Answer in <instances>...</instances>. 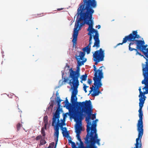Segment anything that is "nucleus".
<instances>
[{"label": "nucleus", "instance_id": "obj_1", "mask_svg": "<svg viewBox=\"0 0 148 148\" xmlns=\"http://www.w3.org/2000/svg\"><path fill=\"white\" fill-rule=\"evenodd\" d=\"M97 5V2L96 0H83V2L81 4L80 7L77 9L78 14L73 29V46H76L77 44V36L79 31L80 27L84 24L82 22L80 23L81 20L84 18L85 20L87 18H92V15L94 12L93 8H95Z\"/></svg>", "mask_w": 148, "mask_h": 148}, {"label": "nucleus", "instance_id": "obj_2", "mask_svg": "<svg viewBox=\"0 0 148 148\" xmlns=\"http://www.w3.org/2000/svg\"><path fill=\"white\" fill-rule=\"evenodd\" d=\"M78 103V107L79 108H82L81 111H79L78 110L75 111L73 114V118L75 121L77 123H80V124H82V121L83 118L82 116H83V112H84L85 115H87L86 117V121L87 123L86 127L88 125L90 128L91 131H92V127H93L95 129L92 132H94V133H97V130L96 129V127L97 124L95 122L92 123V124H91V122H90V120L91 119H91L93 120L94 119L96 118V114H92V105L91 101L90 100H86L85 101L82 102H77Z\"/></svg>", "mask_w": 148, "mask_h": 148}, {"label": "nucleus", "instance_id": "obj_3", "mask_svg": "<svg viewBox=\"0 0 148 148\" xmlns=\"http://www.w3.org/2000/svg\"><path fill=\"white\" fill-rule=\"evenodd\" d=\"M90 128L88 125L87 126L86 131L87 134L86 138H84V143L86 144V146L84 145V143L82 140H79L80 145L78 146V148H97L95 145L97 143L98 145H100V139L98 138V136L97 133H95L94 132H92L95 129L92 127V131L90 132Z\"/></svg>", "mask_w": 148, "mask_h": 148}, {"label": "nucleus", "instance_id": "obj_4", "mask_svg": "<svg viewBox=\"0 0 148 148\" xmlns=\"http://www.w3.org/2000/svg\"><path fill=\"white\" fill-rule=\"evenodd\" d=\"M84 20L85 23L88 25L87 31L89 32L88 35L89 37V43L88 45L86 47V48H89L90 49L91 45L92 43V37L95 40L94 45L93 47H96L97 49L100 47V41L99 38V34L97 30L93 28L94 24L92 18H87L85 20L83 18L81 21Z\"/></svg>", "mask_w": 148, "mask_h": 148}, {"label": "nucleus", "instance_id": "obj_5", "mask_svg": "<svg viewBox=\"0 0 148 148\" xmlns=\"http://www.w3.org/2000/svg\"><path fill=\"white\" fill-rule=\"evenodd\" d=\"M78 54H76L75 57L77 61V64L76 67V69L75 71H74L72 68L69 69V77L71 78L70 80H72L73 82L77 84L78 83V78L80 76V66L84 64L86 60L85 59L84 60V57L85 55V53L84 52L78 51Z\"/></svg>", "mask_w": 148, "mask_h": 148}, {"label": "nucleus", "instance_id": "obj_6", "mask_svg": "<svg viewBox=\"0 0 148 148\" xmlns=\"http://www.w3.org/2000/svg\"><path fill=\"white\" fill-rule=\"evenodd\" d=\"M54 116H53V117L52 120V125L53 126H54V135L55 138H56L55 139L56 144L54 148H56L57 145V144L58 139L59 137V127L61 128V129L63 128V126L65 125L66 124L65 123V120L63 119L62 121V123H60V115H59V116L55 117ZM55 143L54 142H52L50 143L47 148H53L54 146Z\"/></svg>", "mask_w": 148, "mask_h": 148}, {"label": "nucleus", "instance_id": "obj_7", "mask_svg": "<svg viewBox=\"0 0 148 148\" xmlns=\"http://www.w3.org/2000/svg\"><path fill=\"white\" fill-rule=\"evenodd\" d=\"M140 37L139 35L138 34V32L137 31H134L132 32V33L129 35L125 36L123 39V42L121 43H119L116 46L122 45L124 43H126L128 41L130 42L129 45V50L130 51H132L134 50L136 51V55L138 54L140 56H143L138 51L137 49L134 48H132L131 47V46L133 45L134 44L136 45L137 40H136V38L139 39Z\"/></svg>", "mask_w": 148, "mask_h": 148}, {"label": "nucleus", "instance_id": "obj_8", "mask_svg": "<svg viewBox=\"0 0 148 148\" xmlns=\"http://www.w3.org/2000/svg\"><path fill=\"white\" fill-rule=\"evenodd\" d=\"M143 102H139V109L138 110L139 116V119L138 120L137 123V130L139 133V135H140L141 134H143V112L142 110V108L143 106Z\"/></svg>", "mask_w": 148, "mask_h": 148}, {"label": "nucleus", "instance_id": "obj_9", "mask_svg": "<svg viewBox=\"0 0 148 148\" xmlns=\"http://www.w3.org/2000/svg\"><path fill=\"white\" fill-rule=\"evenodd\" d=\"M145 42L144 40H138L136 44V49L140 50L142 52L145 56L148 59V48L146 49V46L144 44Z\"/></svg>", "mask_w": 148, "mask_h": 148}, {"label": "nucleus", "instance_id": "obj_10", "mask_svg": "<svg viewBox=\"0 0 148 148\" xmlns=\"http://www.w3.org/2000/svg\"><path fill=\"white\" fill-rule=\"evenodd\" d=\"M93 58L99 60L101 61L104 60L105 57L104 51L102 49L100 48L99 50L95 51L93 55Z\"/></svg>", "mask_w": 148, "mask_h": 148}, {"label": "nucleus", "instance_id": "obj_11", "mask_svg": "<svg viewBox=\"0 0 148 148\" xmlns=\"http://www.w3.org/2000/svg\"><path fill=\"white\" fill-rule=\"evenodd\" d=\"M103 78L101 75H100L99 78H96V77H93V79L94 81V85L96 90H99V88L101 87L102 85L101 80V79Z\"/></svg>", "mask_w": 148, "mask_h": 148}, {"label": "nucleus", "instance_id": "obj_12", "mask_svg": "<svg viewBox=\"0 0 148 148\" xmlns=\"http://www.w3.org/2000/svg\"><path fill=\"white\" fill-rule=\"evenodd\" d=\"M73 83L72 80H70L69 84L71 86H72L74 90L72 92V94L71 96L76 97V95L77 93V88L79 85V82L78 81V83L76 84Z\"/></svg>", "mask_w": 148, "mask_h": 148}, {"label": "nucleus", "instance_id": "obj_13", "mask_svg": "<svg viewBox=\"0 0 148 148\" xmlns=\"http://www.w3.org/2000/svg\"><path fill=\"white\" fill-rule=\"evenodd\" d=\"M94 67V71H95L94 73V77L96 78H99V77L100 75H101L102 77H103V70L101 68L103 66H101L99 68L98 70L96 69V66L94 65L93 66Z\"/></svg>", "mask_w": 148, "mask_h": 148}, {"label": "nucleus", "instance_id": "obj_14", "mask_svg": "<svg viewBox=\"0 0 148 148\" xmlns=\"http://www.w3.org/2000/svg\"><path fill=\"white\" fill-rule=\"evenodd\" d=\"M77 123L75 127V132L77 134V138L78 140L79 141L81 140L80 136V133L82 130V124H80V123Z\"/></svg>", "mask_w": 148, "mask_h": 148}, {"label": "nucleus", "instance_id": "obj_15", "mask_svg": "<svg viewBox=\"0 0 148 148\" xmlns=\"http://www.w3.org/2000/svg\"><path fill=\"white\" fill-rule=\"evenodd\" d=\"M144 79L142 81V84H144L145 86L142 88L143 90L148 89V76L146 71H143Z\"/></svg>", "mask_w": 148, "mask_h": 148}, {"label": "nucleus", "instance_id": "obj_16", "mask_svg": "<svg viewBox=\"0 0 148 148\" xmlns=\"http://www.w3.org/2000/svg\"><path fill=\"white\" fill-rule=\"evenodd\" d=\"M143 134H141L140 135H139V133L138 134V138L136 139V143L135 144V147H136V144L137 143L138 148H142V143L141 141V139L143 135Z\"/></svg>", "mask_w": 148, "mask_h": 148}, {"label": "nucleus", "instance_id": "obj_17", "mask_svg": "<svg viewBox=\"0 0 148 148\" xmlns=\"http://www.w3.org/2000/svg\"><path fill=\"white\" fill-rule=\"evenodd\" d=\"M147 94V90H146L145 91L142 92L140 94H139L138 96L140 98L139 99V102H141L142 103V102H143L144 103L146 98V97L145 96V95Z\"/></svg>", "mask_w": 148, "mask_h": 148}, {"label": "nucleus", "instance_id": "obj_18", "mask_svg": "<svg viewBox=\"0 0 148 148\" xmlns=\"http://www.w3.org/2000/svg\"><path fill=\"white\" fill-rule=\"evenodd\" d=\"M62 130V133L63 137L68 138H69L71 139V137L69 136V132L67 131V129L66 127H64L61 129Z\"/></svg>", "mask_w": 148, "mask_h": 148}, {"label": "nucleus", "instance_id": "obj_19", "mask_svg": "<svg viewBox=\"0 0 148 148\" xmlns=\"http://www.w3.org/2000/svg\"><path fill=\"white\" fill-rule=\"evenodd\" d=\"M58 107L57 108L56 112L53 116H55V117H56L59 116V115H60V111H62V109L60 108L61 106L60 103H58Z\"/></svg>", "mask_w": 148, "mask_h": 148}, {"label": "nucleus", "instance_id": "obj_20", "mask_svg": "<svg viewBox=\"0 0 148 148\" xmlns=\"http://www.w3.org/2000/svg\"><path fill=\"white\" fill-rule=\"evenodd\" d=\"M65 103V105L64 106L65 107L66 106V108L67 109H69L71 108L72 105L71 104L69 103V102L67 98H66Z\"/></svg>", "mask_w": 148, "mask_h": 148}, {"label": "nucleus", "instance_id": "obj_21", "mask_svg": "<svg viewBox=\"0 0 148 148\" xmlns=\"http://www.w3.org/2000/svg\"><path fill=\"white\" fill-rule=\"evenodd\" d=\"M94 90V91H93V93H92L91 94V95L92 97H95L98 96L100 93H101V92L100 90H96V89H95V88Z\"/></svg>", "mask_w": 148, "mask_h": 148}, {"label": "nucleus", "instance_id": "obj_22", "mask_svg": "<svg viewBox=\"0 0 148 148\" xmlns=\"http://www.w3.org/2000/svg\"><path fill=\"white\" fill-rule=\"evenodd\" d=\"M71 101L72 103L73 104H75L77 100V97L71 96Z\"/></svg>", "mask_w": 148, "mask_h": 148}, {"label": "nucleus", "instance_id": "obj_23", "mask_svg": "<svg viewBox=\"0 0 148 148\" xmlns=\"http://www.w3.org/2000/svg\"><path fill=\"white\" fill-rule=\"evenodd\" d=\"M87 75L86 74L82 75L80 77L81 79L80 82L82 83L83 81H85L87 79Z\"/></svg>", "mask_w": 148, "mask_h": 148}, {"label": "nucleus", "instance_id": "obj_24", "mask_svg": "<svg viewBox=\"0 0 148 148\" xmlns=\"http://www.w3.org/2000/svg\"><path fill=\"white\" fill-rule=\"evenodd\" d=\"M83 50L84 52H86L87 54H88L90 53V49L89 48H86V47L83 49Z\"/></svg>", "mask_w": 148, "mask_h": 148}, {"label": "nucleus", "instance_id": "obj_25", "mask_svg": "<svg viewBox=\"0 0 148 148\" xmlns=\"http://www.w3.org/2000/svg\"><path fill=\"white\" fill-rule=\"evenodd\" d=\"M45 138H41L40 141V144L39 145H43L46 143V142L44 140Z\"/></svg>", "mask_w": 148, "mask_h": 148}, {"label": "nucleus", "instance_id": "obj_26", "mask_svg": "<svg viewBox=\"0 0 148 148\" xmlns=\"http://www.w3.org/2000/svg\"><path fill=\"white\" fill-rule=\"evenodd\" d=\"M48 117L47 115L45 116L43 119V120L44 123H48Z\"/></svg>", "mask_w": 148, "mask_h": 148}, {"label": "nucleus", "instance_id": "obj_27", "mask_svg": "<svg viewBox=\"0 0 148 148\" xmlns=\"http://www.w3.org/2000/svg\"><path fill=\"white\" fill-rule=\"evenodd\" d=\"M41 134L42 135V136L45 137V133L43 127H42L41 129Z\"/></svg>", "mask_w": 148, "mask_h": 148}, {"label": "nucleus", "instance_id": "obj_28", "mask_svg": "<svg viewBox=\"0 0 148 148\" xmlns=\"http://www.w3.org/2000/svg\"><path fill=\"white\" fill-rule=\"evenodd\" d=\"M95 87H94V86L93 85L92 86V87H90V89H91V90L89 91V93L88 94V95H89L90 94L93 90H94L95 89Z\"/></svg>", "mask_w": 148, "mask_h": 148}, {"label": "nucleus", "instance_id": "obj_29", "mask_svg": "<svg viewBox=\"0 0 148 148\" xmlns=\"http://www.w3.org/2000/svg\"><path fill=\"white\" fill-rule=\"evenodd\" d=\"M21 125L20 124V123H18L16 125V128L17 130L18 131L19 130L21 127Z\"/></svg>", "mask_w": 148, "mask_h": 148}, {"label": "nucleus", "instance_id": "obj_30", "mask_svg": "<svg viewBox=\"0 0 148 148\" xmlns=\"http://www.w3.org/2000/svg\"><path fill=\"white\" fill-rule=\"evenodd\" d=\"M83 86H84L83 87V89H84V90L85 91V92L86 93L87 92V90H86V88H87L86 86V84H83Z\"/></svg>", "mask_w": 148, "mask_h": 148}, {"label": "nucleus", "instance_id": "obj_31", "mask_svg": "<svg viewBox=\"0 0 148 148\" xmlns=\"http://www.w3.org/2000/svg\"><path fill=\"white\" fill-rule=\"evenodd\" d=\"M71 147L72 148H78L76 147L75 143L74 142H72Z\"/></svg>", "mask_w": 148, "mask_h": 148}, {"label": "nucleus", "instance_id": "obj_32", "mask_svg": "<svg viewBox=\"0 0 148 148\" xmlns=\"http://www.w3.org/2000/svg\"><path fill=\"white\" fill-rule=\"evenodd\" d=\"M93 60L95 62V65H97L98 62H101V61H100L99 60H97L93 58Z\"/></svg>", "mask_w": 148, "mask_h": 148}, {"label": "nucleus", "instance_id": "obj_33", "mask_svg": "<svg viewBox=\"0 0 148 148\" xmlns=\"http://www.w3.org/2000/svg\"><path fill=\"white\" fill-rule=\"evenodd\" d=\"M42 136H41V135H39L38 136H37L36 138V140H39L40 138L41 139Z\"/></svg>", "mask_w": 148, "mask_h": 148}, {"label": "nucleus", "instance_id": "obj_34", "mask_svg": "<svg viewBox=\"0 0 148 148\" xmlns=\"http://www.w3.org/2000/svg\"><path fill=\"white\" fill-rule=\"evenodd\" d=\"M87 82L90 85L92 82V80L91 79H88L87 81Z\"/></svg>", "mask_w": 148, "mask_h": 148}, {"label": "nucleus", "instance_id": "obj_35", "mask_svg": "<svg viewBox=\"0 0 148 148\" xmlns=\"http://www.w3.org/2000/svg\"><path fill=\"white\" fill-rule=\"evenodd\" d=\"M64 80H63V82H67L69 80V79L68 78L64 77Z\"/></svg>", "mask_w": 148, "mask_h": 148}, {"label": "nucleus", "instance_id": "obj_36", "mask_svg": "<svg viewBox=\"0 0 148 148\" xmlns=\"http://www.w3.org/2000/svg\"><path fill=\"white\" fill-rule=\"evenodd\" d=\"M58 98H59V99L57 101V103H60V102L62 101V100L61 99H60L59 97H58Z\"/></svg>", "mask_w": 148, "mask_h": 148}, {"label": "nucleus", "instance_id": "obj_37", "mask_svg": "<svg viewBox=\"0 0 148 148\" xmlns=\"http://www.w3.org/2000/svg\"><path fill=\"white\" fill-rule=\"evenodd\" d=\"M141 87H139V93H140V94L141 93H142V92L141 90Z\"/></svg>", "mask_w": 148, "mask_h": 148}, {"label": "nucleus", "instance_id": "obj_38", "mask_svg": "<svg viewBox=\"0 0 148 148\" xmlns=\"http://www.w3.org/2000/svg\"><path fill=\"white\" fill-rule=\"evenodd\" d=\"M44 127L45 129L46 130L47 129V126L48 123H44Z\"/></svg>", "mask_w": 148, "mask_h": 148}, {"label": "nucleus", "instance_id": "obj_39", "mask_svg": "<svg viewBox=\"0 0 148 148\" xmlns=\"http://www.w3.org/2000/svg\"><path fill=\"white\" fill-rule=\"evenodd\" d=\"M96 27L98 28V29H99L101 27V26L100 25H98L97 26H96Z\"/></svg>", "mask_w": 148, "mask_h": 148}, {"label": "nucleus", "instance_id": "obj_40", "mask_svg": "<svg viewBox=\"0 0 148 148\" xmlns=\"http://www.w3.org/2000/svg\"><path fill=\"white\" fill-rule=\"evenodd\" d=\"M67 114V113H66V114H64V116H63V117H64L63 119H64L65 120V119L66 117Z\"/></svg>", "mask_w": 148, "mask_h": 148}, {"label": "nucleus", "instance_id": "obj_41", "mask_svg": "<svg viewBox=\"0 0 148 148\" xmlns=\"http://www.w3.org/2000/svg\"><path fill=\"white\" fill-rule=\"evenodd\" d=\"M72 142L71 140H68V142L69 143H71V144L72 143V142Z\"/></svg>", "mask_w": 148, "mask_h": 148}, {"label": "nucleus", "instance_id": "obj_42", "mask_svg": "<svg viewBox=\"0 0 148 148\" xmlns=\"http://www.w3.org/2000/svg\"><path fill=\"white\" fill-rule=\"evenodd\" d=\"M64 9L63 8H58L57 9L58 10L60 11Z\"/></svg>", "mask_w": 148, "mask_h": 148}, {"label": "nucleus", "instance_id": "obj_43", "mask_svg": "<svg viewBox=\"0 0 148 148\" xmlns=\"http://www.w3.org/2000/svg\"><path fill=\"white\" fill-rule=\"evenodd\" d=\"M64 75V73L62 72V78H63V75Z\"/></svg>", "mask_w": 148, "mask_h": 148}, {"label": "nucleus", "instance_id": "obj_44", "mask_svg": "<svg viewBox=\"0 0 148 148\" xmlns=\"http://www.w3.org/2000/svg\"><path fill=\"white\" fill-rule=\"evenodd\" d=\"M98 121V120L96 119L95 121H93V123H94V122H96V121Z\"/></svg>", "mask_w": 148, "mask_h": 148}, {"label": "nucleus", "instance_id": "obj_45", "mask_svg": "<svg viewBox=\"0 0 148 148\" xmlns=\"http://www.w3.org/2000/svg\"><path fill=\"white\" fill-rule=\"evenodd\" d=\"M138 146H137V144H136V147H134V148H138Z\"/></svg>", "mask_w": 148, "mask_h": 148}, {"label": "nucleus", "instance_id": "obj_46", "mask_svg": "<svg viewBox=\"0 0 148 148\" xmlns=\"http://www.w3.org/2000/svg\"><path fill=\"white\" fill-rule=\"evenodd\" d=\"M147 94L148 93V89H147Z\"/></svg>", "mask_w": 148, "mask_h": 148}, {"label": "nucleus", "instance_id": "obj_47", "mask_svg": "<svg viewBox=\"0 0 148 148\" xmlns=\"http://www.w3.org/2000/svg\"><path fill=\"white\" fill-rule=\"evenodd\" d=\"M76 144H77V145H78V143H76Z\"/></svg>", "mask_w": 148, "mask_h": 148}, {"label": "nucleus", "instance_id": "obj_48", "mask_svg": "<svg viewBox=\"0 0 148 148\" xmlns=\"http://www.w3.org/2000/svg\"><path fill=\"white\" fill-rule=\"evenodd\" d=\"M86 87H87V88H88V87H89V86H86Z\"/></svg>", "mask_w": 148, "mask_h": 148}]
</instances>
